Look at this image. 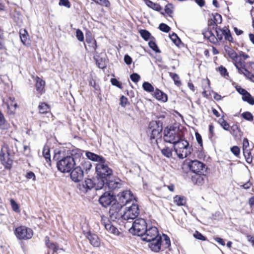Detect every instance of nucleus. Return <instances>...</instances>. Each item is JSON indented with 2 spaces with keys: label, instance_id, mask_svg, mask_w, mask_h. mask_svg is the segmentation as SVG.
Wrapping results in <instances>:
<instances>
[{
  "label": "nucleus",
  "instance_id": "38",
  "mask_svg": "<svg viewBox=\"0 0 254 254\" xmlns=\"http://www.w3.org/2000/svg\"><path fill=\"white\" fill-rule=\"evenodd\" d=\"M43 154L47 162L51 161L50 149L48 147L45 146L43 148Z\"/></svg>",
  "mask_w": 254,
  "mask_h": 254
},
{
  "label": "nucleus",
  "instance_id": "19",
  "mask_svg": "<svg viewBox=\"0 0 254 254\" xmlns=\"http://www.w3.org/2000/svg\"><path fill=\"white\" fill-rule=\"evenodd\" d=\"M230 131L235 139H240L243 135V132L241 131L239 127L237 125L232 126Z\"/></svg>",
  "mask_w": 254,
  "mask_h": 254
},
{
  "label": "nucleus",
  "instance_id": "25",
  "mask_svg": "<svg viewBox=\"0 0 254 254\" xmlns=\"http://www.w3.org/2000/svg\"><path fill=\"white\" fill-rule=\"evenodd\" d=\"M225 51L229 57L233 61L237 62L238 58V56L236 52L229 47H225Z\"/></svg>",
  "mask_w": 254,
  "mask_h": 254
},
{
  "label": "nucleus",
  "instance_id": "43",
  "mask_svg": "<svg viewBox=\"0 0 254 254\" xmlns=\"http://www.w3.org/2000/svg\"><path fill=\"white\" fill-rule=\"evenodd\" d=\"M81 166L83 168L82 169H84L87 171L91 169L92 165L89 161L83 160L81 162Z\"/></svg>",
  "mask_w": 254,
  "mask_h": 254
},
{
  "label": "nucleus",
  "instance_id": "42",
  "mask_svg": "<svg viewBox=\"0 0 254 254\" xmlns=\"http://www.w3.org/2000/svg\"><path fill=\"white\" fill-rule=\"evenodd\" d=\"M170 75L173 79L176 85L179 86L181 84V82L179 79V76L177 73H170Z\"/></svg>",
  "mask_w": 254,
  "mask_h": 254
},
{
  "label": "nucleus",
  "instance_id": "57",
  "mask_svg": "<svg viewBox=\"0 0 254 254\" xmlns=\"http://www.w3.org/2000/svg\"><path fill=\"white\" fill-rule=\"evenodd\" d=\"M234 65L236 67V68L237 69L239 73L243 74L244 75L245 70H247L246 68V67H240V66L237 63H234Z\"/></svg>",
  "mask_w": 254,
  "mask_h": 254
},
{
  "label": "nucleus",
  "instance_id": "44",
  "mask_svg": "<svg viewBox=\"0 0 254 254\" xmlns=\"http://www.w3.org/2000/svg\"><path fill=\"white\" fill-rule=\"evenodd\" d=\"M148 45L149 47L152 49L156 53H160L161 52L160 50L158 48L157 44L153 41H150L148 43Z\"/></svg>",
  "mask_w": 254,
  "mask_h": 254
},
{
  "label": "nucleus",
  "instance_id": "33",
  "mask_svg": "<svg viewBox=\"0 0 254 254\" xmlns=\"http://www.w3.org/2000/svg\"><path fill=\"white\" fill-rule=\"evenodd\" d=\"M39 113L41 114H46L49 112V107L48 104L42 103L38 107Z\"/></svg>",
  "mask_w": 254,
  "mask_h": 254
},
{
  "label": "nucleus",
  "instance_id": "60",
  "mask_svg": "<svg viewBox=\"0 0 254 254\" xmlns=\"http://www.w3.org/2000/svg\"><path fill=\"white\" fill-rule=\"evenodd\" d=\"M195 137L198 144L202 147V140L201 135L198 132H195Z\"/></svg>",
  "mask_w": 254,
  "mask_h": 254
},
{
  "label": "nucleus",
  "instance_id": "52",
  "mask_svg": "<svg viewBox=\"0 0 254 254\" xmlns=\"http://www.w3.org/2000/svg\"><path fill=\"white\" fill-rule=\"evenodd\" d=\"M218 70L222 76L224 77H225L226 75L228 76V72H227V69L225 67L222 65L220 66L218 68Z\"/></svg>",
  "mask_w": 254,
  "mask_h": 254
},
{
  "label": "nucleus",
  "instance_id": "55",
  "mask_svg": "<svg viewBox=\"0 0 254 254\" xmlns=\"http://www.w3.org/2000/svg\"><path fill=\"white\" fill-rule=\"evenodd\" d=\"M59 5L64 6L67 8L70 7V2L68 0H60Z\"/></svg>",
  "mask_w": 254,
  "mask_h": 254
},
{
  "label": "nucleus",
  "instance_id": "41",
  "mask_svg": "<svg viewBox=\"0 0 254 254\" xmlns=\"http://www.w3.org/2000/svg\"><path fill=\"white\" fill-rule=\"evenodd\" d=\"M241 116L246 120L248 121H253L254 120V116L249 112H245L241 114Z\"/></svg>",
  "mask_w": 254,
  "mask_h": 254
},
{
  "label": "nucleus",
  "instance_id": "12",
  "mask_svg": "<svg viewBox=\"0 0 254 254\" xmlns=\"http://www.w3.org/2000/svg\"><path fill=\"white\" fill-rule=\"evenodd\" d=\"M15 235L19 239L27 240L32 238L33 234L32 230L24 226L17 228L15 232Z\"/></svg>",
  "mask_w": 254,
  "mask_h": 254
},
{
  "label": "nucleus",
  "instance_id": "63",
  "mask_svg": "<svg viewBox=\"0 0 254 254\" xmlns=\"http://www.w3.org/2000/svg\"><path fill=\"white\" fill-rule=\"evenodd\" d=\"M124 61L127 64L129 65L132 62V59L128 55H126L124 57Z\"/></svg>",
  "mask_w": 254,
  "mask_h": 254
},
{
  "label": "nucleus",
  "instance_id": "2",
  "mask_svg": "<svg viewBox=\"0 0 254 254\" xmlns=\"http://www.w3.org/2000/svg\"><path fill=\"white\" fill-rule=\"evenodd\" d=\"M76 156H73V153L71 156H67L63 158L57 163L58 169L63 173H67L76 165L78 157H81V155L77 154Z\"/></svg>",
  "mask_w": 254,
  "mask_h": 254
},
{
  "label": "nucleus",
  "instance_id": "17",
  "mask_svg": "<svg viewBox=\"0 0 254 254\" xmlns=\"http://www.w3.org/2000/svg\"><path fill=\"white\" fill-rule=\"evenodd\" d=\"M161 237H160L149 242V247L152 251L158 252L161 250Z\"/></svg>",
  "mask_w": 254,
  "mask_h": 254
},
{
  "label": "nucleus",
  "instance_id": "46",
  "mask_svg": "<svg viewBox=\"0 0 254 254\" xmlns=\"http://www.w3.org/2000/svg\"><path fill=\"white\" fill-rule=\"evenodd\" d=\"M10 202L12 210L16 212H19V207L17 203L15 202V201L13 199H10Z\"/></svg>",
  "mask_w": 254,
  "mask_h": 254
},
{
  "label": "nucleus",
  "instance_id": "11",
  "mask_svg": "<svg viewBox=\"0 0 254 254\" xmlns=\"http://www.w3.org/2000/svg\"><path fill=\"white\" fill-rule=\"evenodd\" d=\"M160 237L158 229L156 227H151L146 229L140 237L143 241L148 242Z\"/></svg>",
  "mask_w": 254,
  "mask_h": 254
},
{
  "label": "nucleus",
  "instance_id": "30",
  "mask_svg": "<svg viewBox=\"0 0 254 254\" xmlns=\"http://www.w3.org/2000/svg\"><path fill=\"white\" fill-rule=\"evenodd\" d=\"M145 3L148 6L155 10L159 11L161 9V7L159 4L154 3L150 0H146Z\"/></svg>",
  "mask_w": 254,
  "mask_h": 254
},
{
  "label": "nucleus",
  "instance_id": "5",
  "mask_svg": "<svg viewBox=\"0 0 254 254\" xmlns=\"http://www.w3.org/2000/svg\"><path fill=\"white\" fill-rule=\"evenodd\" d=\"M163 123L160 121H152L148 125L147 133L151 140L160 138L163 129Z\"/></svg>",
  "mask_w": 254,
  "mask_h": 254
},
{
  "label": "nucleus",
  "instance_id": "34",
  "mask_svg": "<svg viewBox=\"0 0 254 254\" xmlns=\"http://www.w3.org/2000/svg\"><path fill=\"white\" fill-rule=\"evenodd\" d=\"M218 123L221 125L225 130H230L229 124L223 119V117L220 118L218 121Z\"/></svg>",
  "mask_w": 254,
  "mask_h": 254
},
{
  "label": "nucleus",
  "instance_id": "20",
  "mask_svg": "<svg viewBox=\"0 0 254 254\" xmlns=\"http://www.w3.org/2000/svg\"><path fill=\"white\" fill-rule=\"evenodd\" d=\"M191 181L195 184L202 185L204 183V173H194L191 176Z\"/></svg>",
  "mask_w": 254,
  "mask_h": 254
},
{
  "label": "nucleus",
  "instance_id": "31",
  "mask_svg": "<svg viewBox=\"0 0 254 254\" xmlns=\"http://www.w3.org/2000/svg\"><path fill=\"white\" fill-rule=\"evenodd\" d=\"M10 155V153L8 151H7V156L8 158L6 160L5 159V157L4 156H0V160L2 162V163L3 165H5L6 167H10L11 164L12 163V160L10 158L8 157V156Z\"/></svg>",
  "mask_w": 254,
  "mask_h": 254
},
{
  "label": "nucleus",
  "instance_id": "29",
  "mask_svg": "<svg viewBox=\"0 0 254 254\" xmlns=\"http://www.w3.org/2000/svg\"><path fill=\"white\" fill-rule=\"evenodd\" d=\"M9 127V125L5 120L3 115L0 112V129L5 130Z\"/></svg>",
  "mask_w": 254,
  "mask_h": 254
},
{
  "label": "nucleus",
  "instance_id": "10",
  "mask_svg": "<svg viewBox=\"0 0 254 254\" xmlns=\"http://www.w3.org/2000/svg\"><path fill=\"white\" fill-rule=\"evenodd\" d=\"M118 197V200L117 201V203H120L123 207L128 205L133 199H135L134 196L129 190H126L120 192Z\"/></svg>",
  "mask_w": 254,
  "mask_h": 254
},
{
  "label": "nucleus",
  "instance_id": "58",
  "mask_svg": "<svg viewBox=\"0 0 254 254\" xmlns=\"http://www.w3.org/2000/svg\"><path fill=\"white\" fill-rule=\"evenodd\" d=\"M231 151L236 156L240 154V148L237 146H234L231 147Z\"/></svg>",
  "mask_w": 254,
  "mask_h": 254
},
{
  "label": "nucleus",
  "instance_id": "64",
  "mask_svg": "<svg viewBox=\"0 0 254 254\" xmlns=\"http://www.w3.org/2000/svg\"><path fill=\"white\" fill-rule=\"evenodd\" d=\"M171 7L172 5L171 4H168L167 5H166L165 8V12L169 15H170L173 12L172 10L171 9Z\"/></svg>",
  "mask_w": 254,
  "mask_h": 254
},
{
  "label": "nucleus",
  "instance_id": "59",
  "mask_svg": "<svg viewBox=\"0 0 254 254\" xmlns=\"http://www.w3.org/2000/svg\"><path fill=\"white\" fill-rule=\"evenodd\" d=\"M97 3L106 7H108L110 5V3L108 0H98Z\"/></svg>",
  "mask_w": 254,
  "mask_h": 254
},
{
  "label": "nucleus",
  "instance_id": "4",
  "mask_svg": "<svg viewBox=\"0 0 254 254\" xmlns=\"http://www.w3.org/2000/svg\"><path fill=\"white\" fill-rule=\"evenodd\" d=\"M105 162L106 160L96 164V171L97 178L98 180H99V185H100L103 183V181H105L107 179L110 178L113 175V170L108 167Z\"/></svg>",
  "mask_w": 254,
  "mask_h": 254
},
{
  "label": "nucleus",
  "instance_id": "21",
  "mask_svg": "<svg viewBox=\"0 0 254 254\" xmlns=\"http://www.w3.org/2000/svg\"><path fill=\"white\" fill-rule=\"evenodd\" d=\"M154 96L155 98L163 102H166L168 100V96L166 94L163 92L158 89H156L154 92Z\"/></svg>",
  "mask_w": 254,
  "mask_h": 254
},
{
  "label": "nucleus",
  "instance_id": "39",
  "mask_svg": "<svg viewBox=\"0 0 254 254\" xmlns=\"http://www.w3.org/2000/svg\"><path fill=\"white\" fill-rule=\"evenodd\" d=\"M142 88L143 89L148 92H151L154 91V87L149 82H144L142 84Z\"/></svg>",
  "mask_w": 254,
  "mask_h": 254
},
{
  "label": "nucleus",
  "instance_id": "54",
  "mask_svg": "<svg viewBox=\"0 0 254 254\" xmlns=\"http://www.w3.org/2000/svg\"><path fill=\"white\" fill-rule=\"evenodd\" d=\"M208 25L210 28H212V29H215L217 28V23L213 19L209 20L208 21Z\"/></svg>",
  "mask_w": 254,
  "mask_h": 254
},
{
  "label": "nucleus",
  "instance_id": "27",
  "mask_svg": "<svg viewBox=\"0 0 254 254\" xmlns=\"http://www.w3.org/2000/svg\"><path fill=\"white\" fill-rule=\"evenodd\" d=\"M20 37L22 43L24 45H26L28 43L29 35L27 31L25 30H21L20 31Z\"/></svg>",
  "mask_w": 254,
  "mask_h": 254
},
{
  "label": "nucleus",
  "instance_id": "23",
  "mask_svg": "<svg viewBox=\"0 0 254 254\" xmlns=\"http://www.w3.org/2000/svg\"><path fill=\"white\" fill-rule=\"evenodd\" d=\"M86 155L90 160L97 161L98 162V163H100L102 161H105V159L102 156L97 155L92 152H87Z\"/></svg>",
  "mask_w": 254,
  "mask_h": 254
},
{
  "label": "nucleus",
  "instance_id": "62",
  "mask_svg": "<svg viewBox=\"0 0 254 254\" xmlns=\"http://www.w3.org/2000/svg\"><path fill=\"white\" fill-rule=\"evenodd\" d=\"M208 39L211 43L214 44H217L218 43V41H219L218 39L216 38V37H215V35H212V36H209L208 37Z\"/></svg>",
  "mask_w": 254,
  "mask_h": 254
},
{
  "label": "nucleus",
  "instance_id": "9",
  "mask_svg": "<svg viewBox=\"0 0 254 254\" xmlns=\"http://www.w3.org/2000/svg\"><path fill=\"white\" fill-rule=\"evenodd\" d=\"M122 207L121 204L120 203H117V201H115L111 205L109 211V217L111 220L115 221L121 218H123Z\"/></svg>",
  "mask_w": 254,
  "mask_h": 254
},
{
  "label": "nucleus",
  "instance_id": "56",
  "mask_svg": "<svg viewBox=\"0 0 254 254\" xmlns=\"http://www.w3.org/2000/svg\"><path fill=\"white\" fill-rule=\"evenodd\" d=\"M213 20L216 21L217 23H220L222 22V16L220 14L216 13L214 15Z\"/></svg>",
  "mask_w": 254,
  "mask_h": 254
},
{
  "label": "nucleus",
  "instance_id": "50",
  "mask_svg": "<svg viewBox=\"0 0 254 254\" xmlns=\"http://www.w3.org/2000/svg\"><path fill=\"white\" fill-rule=\"evenodd\" d=\"M130 79L134 82L137 83L140 79V76L136 73H133L130 75Z\"/></svg>",
  "mask_w": 254,
  "mask_h": 254
},
{
  "label": "nucleus",
  "instance_id": "8",
  "mask_svg": "<svg viewBox=\"0 0 254 254\" xmlns=\"http://www.w3.org/2000/svg\"><path fill=\"white\" fill-rule=\"evenodd\" d=\"M139 214L138 205L133 202L130 206H127L123 214V219L126 220H133Z\"/></svg>",
  "mask_w": 254,
  "mask_h": 254
},
{
  "label": "nucleus",
  "instance_id": "53",
  "mask_svg": "<svg viewBox=\"0 0 254 254\" xmlns=\"http://www.w3.org/2000/svg\"><path fill=\"white\" fill-rule=\"evenodd\" d=\"M111 82L113 85L116 86L120 89H122V84L116 78H112Z\"/></svg>",
  "mask_w": 254,
  "mask_h": 254
},
{
  "label": "nucleus",
  "instance_id": "15",
  "mask_svg": "<svg viewBox=\"0 0 254 254\" xmlns=\"http://www.w3.org/2000/svg\"><path fill=\"white\" fill-rule=\"evenodd\" d=\"M70 175L71 179L74 182H80L83 177V170L81 166H77L71 171Z\"/></svg>",
  "mask_w": 254,
  "mask_h": 254
},
{
  "label": "nucleus",
  "instance_id": "61",
  "mask_svg": "<svg viewBox=\"0 0 254 254\" xmlns=\"http://www.w3.org/2000/svg\"><path fill=\"white\" fill-rule=\"evenodd\" d=\"M127 103V99L124 96H122L120 98V104L121 105L125 107Z\"/></svg>",
  "mask_w": 254,
  "mask_h": 254
},
{
  "label": "nucleus",
  "instance_id": "13",
  "mask_svg": "<svg viewBox=\"0 0 254 254\" xmlns=\"http://www.w3.org/2000/svg\"><path fill=\"white\" fill-rule=\"evenodd\" d=\"M100 203L104 207L111 205L115 201H117L115 196L110 191H106L99 198Z\"/></svg>",
  "mask_w": 254,
  "mask_h": 254
},
{
  "label": "nucleus",
  "instance_id": "49",
  "mask_svg": "<svg viewBox=\"0 0 254 254\" xmlns=\"http://www.w3.org/2000/svg\"><path fill=\"white\" fill-rule=\"evenodd\" d=\"M244 76L251 81L254 82V74L248 70H245Z\"/></svg>",
  "mask_w": 254,
  "mask_h": 254
},
{
  "label": "nucleus",
  "instance_id": "6",
  "mask_svg": "<svg viewBox=\"0 0 254 254\" xmlns=\"http://www.w3.org/2000/svg\"><path fill=\"white\" fill-rule=\"evenodd\" d=\"M147 228V225L146 221L144 219L140 218L135 219L131 228L129 229V232L134 235L141 237Z\"/></svg>",
  "mask_w": 254,
  "mask_h": 254
},
{
  "label": "nucleus",
  "instance_id": "18",
  "mask_svg": "<svg viewBox=\"0 0 254 254\" xmlns=\"http://www.w3.org/2000/svg\"><path fill=\"white\" fill-rule=\"evenodd\" d=\"M86 237L93 247H99L100 246V241L96 234H92L89 231L87 233Z\"/></svg>",
  "mask_w": 254,
  "mask_h": 254
},
{
  "label": "nucleus",
  "instance_id": "14",
  "mask_svg": "<svg viewBox=\"0 0 254 254\" xmlns=\"http://www.w3.org/2000/svg\"><path fill=\"white\" fill-rule=\"evenodd\" d=\"M190 170L193 173H204L205 172L204 164L197 160H191L188 164Z\"/></svg>",
  "mask_w": 254,
  "mask_h": 254
},
{
  "label": "nucleus",
  "instance_id": "26",
  "mask_svg": "<svg viewBox=\"0 0 254 254\" xmlns=\"http://www.w3.org/2000/svg\"><path fill=\"white\" fill-rule=\"evenodd\" d=\"M174 202L178 206L185 205L186 203V199L185 196L177 195L174 197Z\"/></svg>",
  "mask_w": 254,
  "mask_h": 254
},
{
  "label": "nucleus",
  "instance_id": "48",
  "mask_svg": "<svg viewBox=\"0 0 254 254\" xmlns=\"http://www.w3.org/2000/svg\"><path fill=\"white\" fill-rule=\"evenodd\" d=\"M76 37L79 41L84 40V35L83 32L80 29H77L76 31Z\"/></svg>",
  "mask_w": 254,
  "mask_h": 254
},
{
  "label": "nucleus",
  "instance_id": "32",
  "mask_svg": "<svg viewBox=\"0 0 254 254\" xmlns=\"http://www.w3.org/2000/svg\"><path fill=\"white\" fill-rule=\"evenodd\" d=\"M244 101L247 102L250 105H254V99L248 92L242 97Z\"/></svg>",
  "mask_w": 254,
  "mask_h": 254
},
{
  "label": "nucleus",
  "instance_id": "40",
  "mask_svg": "<svg viewBox=\"0 0 254 254\" xmlns=\"http://www.w3.org/2000/svg\"><path fill=\"white\" fill-rule=\"evenodd\" d=\"M215 30L216 34V38L219 41H221L223 39L225 29H222L217 27L215 29Z\"/></svg>",
  "mask_w": 254,
  "mask_h": 254
},
{
  "label": "nucleus",
  "instance_id": "51",
  "mask_svg": "<svg viewBox=\"0 0 254 254\" xmlns=\"http://www.w3.org/2000/svg\"><path fill=\"white\" fill-rule=\"evenodd\" d=\"M193 236L195 239L201 241H205L206 240V238L203 235L197 231L194 233Z\"/></svg>",
  "mask_w": 254,
  "mask_h": 254
},
{
  "label": "nucleus",
  "instance_id": "7",
  "mask_svg": "<svg viewBox=\"0 0 254 254\" xmlns=\"http://www.w3.org/2000/svg\"><path fill=\"white\" fill-rule=\"evenodd\" d=\"M121 180L119 178L114 177L113 175L111 177L106 179L105 181H103L100 185L97 184V187L101 188V190L103 189L106 190L107 189L110 190H114L117 188H120L121 186Z\"/></svg>",
  "mask_w": 254,
  "mask_h": 254
},
{
  "label": "nucleus",
  "instance_id": "22",
  "mask_svg": "<svg viewBox=\"0 0 254 254\" xmlns=\"http://www.w3.org/2000/svg\"><path fill=\"white\" fill-rule=\"evenodd\" d=\"M36 81L35 86L36 90L40 94H42L44 92L45 82L39 77H36Z\"/></svg>",
  "mask_w": 254,
  "mask_h": 254
},
{
  "label": "nucleus",
  "instance_id": "28",
  "mask_svg": "<svg viewBox=\"0 0 254 254\" xmlns=\"http://www.w3.org/2000/svg\"><path fill=\"white\" fill-rule=\"evenodd\" d=\"M163 240H161V246L164 249L169 248L171 245L169 237L163 234Z\"/></svg>",
  "mask_w": 254,
  "mask_h": 254
},
{
  "label": "nucleus",
  "instance_id": "37",
  "mask_svg": "<svg viewBox=\"0 0 254 254\" xmlns=\"http://www.w3.org/2000/svg\"><path fill=\"white\" fill-rule=\"evenodd\" d=\"M170 37L173 43L177 46H179L181 43V39L176 33H173L170 35Z\"/></svg>",
  "mask_w": 254,
  "mask_h": 254
},
{
  "label": "nucleus",
  "instance_id": "3",
  "mask_svg": "<svg viewBox=\"0 0 254 254\" xmlns=\"http://www.w3.org/2000/svg\"><path fill=\"white\" fill-rule=\"evenodd\" d=\"M173 144L174 150L179 158H185L191 153L192 149L189 147V142L184 137H181L179 140H176Z\"/></svg>",
  "mask_w": 254,
  "mask_h": 254
},
{
  "label": "nucleus",
  "instance_id": "45",
  "mask_svg": "<svg viewBox=\"0 0 254 254\" xmlns=\"http://www.w3.org/2000/svg\"><path fill=\"white\" fill-rule=\"evenodd\" d=\"M225 40H228L229 42L233 41V38L231 34L230 31L228 29L224 30V35Z\"/></svg>",
  "mask_w": 254,
  "mask_h": 254
},
{
  "label": "nucleus",
  "instance_id": "36",
  "mask_svg": "<svg viewBox=\"0 0 254 254\" xmlns=\"http://www.w3.org/2000/svg\"><path fill=\"white\" fill-rule=\"evenodd\" d=\"M162 154L167 158H171L172 156V151L168 147H165L161 150Z\"/></svg>",
  "mask_w": 254,
  "mask_h": 254
},
{
  "label": "nucleus",
  "instance_id": "1",
  "mask_svg": "<svg viewBox=\"0 0 254 254\" xmlns=\"http://www.w3.org/2000/svg\"><path fill=\"white\" fill-rule=\"evenodd\" d=\"M184 137L183 132L177 126H170L165 128L164 130V141L173 143L176 140H179L181 137Z\"/></svg>",
  "mask_w": 254,
  "mask_h": 254
},
{
  "label": "nucleus",
  "instance_id": "24",
  "mask_svg": "<svg viewBox=\"0 0 254 254\" xmlns=\"http://www.w3.org/2000/svg\"><path fill=\"white\" fill-rule=\"evenodd\" d=\"M105 227L109 232L116 236L119 235L120 233L118 229L113 224H112L111 222L105 224Z\"/></svg>",
  "mask_w": 254,
  "mask_h": 254
},
{
  "label": "nucleus",
  "instance_id": "35",
  "mask_svg": "<svg viewBox=\"0 0 254 254\" xmlns=\"http://www.w3.org/2000/svg\"><path fill=\"white\" fill-rule=\"evenodd\" d=\"M140 34L141 36V37L145 40V41H148L149 38L151 37V34L150 32L146 30L142 29L140 30L139 31Z\"/></svg>",
  "mask_w": 254,
  "mask_h": 254
},
{
  "label": "nucleus",
  "instance_id": "47",
  "mask_svg": "<svg viewBox=\"0 0 254 254\" xmlns=\"http://www.w3.org/2000/svg\"><path fill=\"white\" fill-rule=\"evenodd\" d=\"M159 29L164 32H168L171 28L170 27L165 23H161L159 26Z\"/></svg>",
  "mask_w": 254,
  "mask_h": 254
},
{
  "label": "nucleus",
  "instance_id": "16",
  "mask_svg": "<svg viewBox=\"0 0 254 254\" xmlns=\"http://www.w3.org/2000/svg\"><path fill=\"white\" fill-rule=\"evenodd\" d=\"M98 183H99V180H98L97 178L94 180L87 179L85 180L83 184V186L87 190H91L92 188H95L96 190H100L101 188H98V187H97Z\"/></svg>",
  "mask_w": 254,
  "mask_h": 254
}]
</instances>
